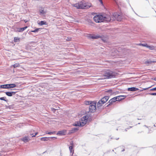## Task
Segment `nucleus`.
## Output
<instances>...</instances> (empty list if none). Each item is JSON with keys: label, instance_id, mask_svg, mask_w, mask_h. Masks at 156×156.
Returning a JSON list of instances; mask_svg holds the SVG:
<instances>
[{"label": "nucleus", "instance_id": "obj_1", "mask_svg": "<svg viewBox=\"0 0 156 156\" xmlns=\"http://www.w3.org/2000/svg\"><path fill=\"white\" fill-rule=\"evenodd\" d=\"M93 19L96 23H101L104 20L107 22H109L111 20V17L109 15H106L104 16L101 15H97L95 16Z\"/></svg>", "mask_w": 156, "mask_h": 156}, {"label": "nucleus", "instance_id": "obj_2", "mask_svg": "<svg viewBox=\"0 0 156 156\" xmlns=\"http://www.w3.org/2000/svg\"><path fill=\"white\" fill-rule=\"evenodd\" d=\"M88 118V115L83 116L79 121L76 122L73 125L75 126H83L87 123Z\"/></svg>", "mask_w": 156, "mask_h": 156}, {"label": "nucleus", "instance_id": "obj_3", "mask_svg": "<svg viewBox=\"0 0 156 156\" xmlns=\"http://www.w3.org/2000/svg\"><path fill=\"white\" fill-rule=\"evenodd\" d=\"M72 5L77 9H88L91 6V5H87L84 1H82L79 3L73 4Z\"/></svg>", "mask_w": 156, "mask_h": 156}, {"label": "nucleus", "instance_id": "obj_4", "mask_svg": "<svg viewBox=\"0 0 156 156\" xmlns=\"http://www.w3.org/2000/svg\"><path fill=\"white\" fill-rule=\"evenodd\" d=\"M115 74L114 72L110 71L108 70L106 71L103 76L104 78L100 79H107L115 77Z\"/></svg>", "mask_w": 156, "mask_h": 156}, {"label": "nucleus", "instance_id": "obj_5", "mask_svg": "<svg viewBox=\"0 0 156 156\" xmlns=\"http://www.w3.org/2000/svg\"><path fill=\"white\" fill-rule=\"evenodd\" d=\"M86 105H90L89 107V111L91 112H94L96 110V102L95 101L91 102L87 101L86 102Z\"/></svg>", "mask_w": 156, "mask_h": 156}, {"label": "nucleus", "instance_id": "obj_6", "mask_svg": "<svg viewBox=\"0 0 156 156\" xmlns=\"http://www.w3.org/2000/svg\"><path fill=\"white\" fill-rule=\"evenodd\" d=\"M113 16L115 19L118 21H121L122 19V16L116 13H114Z\"/></svg>", "mask_w": 156, "mask_h": 156}, {"label": "nucleus", "instance_id": "obj_7", "mask_svg": "<svg viewBox=\"0 0 156 156\" xmlns=\"http://www.w3.org/2000/svg\"><path fill=\"white\" fill-rule=\"evenodd\" d=\"M21 140L24 142V143H27L30 140L29 137L28 136H25L21 139Z\"/></svg>", "mask_w": 156, "mask_h": 156}, {"label": "nucleus", "instance_id": "obj_8", "mask_svg": "<svg viewBox=\"0 0 156 156\" xmlns=\"http://www.w3.org/2000/svg\"><path fill=\"white\" fill-rule=\"evenodd\" d=\"M71 146L69 147V150L71 153V155H73L74 153V150L73 149V142H70Z\"/></svg>", "mask_w": 156, "mask_h": 156}, {"label": "nucleus", "instance_id": "obj_9", "mask_svg": "<svg viewBox=\"0 0 156 156\" xmlns=\"http://www.w3.org/2000/svg\"><path fill=\"white\" fill-rule=\"evenodd\" d=\"M53 138H56L55 137H43L41 138V140L42 141H47L48 140H50L51 139H52Z\"/></svg>", "mask_w": 156, "mask_h": 156}, {"label": "nucleus", "instance_id": "obj_10", "mask_svg": "<svg viewBox=\"0 0 156 156\" xmlns=\"http://www.w3.org/2000/svg\"><path fill=\"white\" fill-rule=\"evenodd\" d=\"M16 93V92L14 91L5 92L6 95L9 97H11L12 96V95H14Z\"/></svg>", "mask_w": 156, "mask_h": 156}, {"label": "nucleus", "instance_id": "obj_11", "mask_svg": "<svg viewBox=\"0 0 156 156\" xmlns=\"http://www.w3.org/2000/svg\"><path fill=\"white\" fill-rule=\"evenodd\" d=\"M89 37L93 39H97L100 37V36L93 35L91 34L89 35L88 36Z\"/></svg>", "mask_w": 156, "mask_h": 156}, {"label": "nucleus", "instance_id": "obj_12", "mask_svg": "<svg viewBox=\"0 0 156 156\" xmlns=\"http://www.w3.org/2000/svg\"><path fill=\"white\" fill-rule=\"evenodd\" d=\"M156 62V61H151V59H149L145 61L144 62V64L148 65L152 63Z\"/></svg>", "mask_w": 156, "mask_h": 156}, {"label": "nucleus", "instance_id": "obj_13", "mask_svg": "<svg viewBox=\"0 0 156 156\" xmlns=\"http://www.w3.org/2000/svg\"><path fill=\"white\" fill-rule=\"evenodd\" d=\"M109 98L108 96H106L103 97L101 99V100L102 101L103 103H105L108 100Z\"/></svg>", "mask_w": 156, "mask_h": 156}, {"label": "nucleus", "instance_id": "obj_14", "mask_svg": "<svg viewBox=\"0 0 156 156\" xmlns=\"http://www.w3.org/2000/svg\"><path fill=\"white\" fill-rule=\"evenodd\" d=\"M27 27V26H26L23 27L18 28L17 31L19 32H22L25 29H26Z\"/></svg>", "mask_w": 156, "mask_h": 156}, {"label": "nucleus", "instance_id": "obj_15", "mask_svg": "<svg viewBox=\"0 0 156 156\" xmlns=\"http://www.w3.org/2000/svg\"><path fill=\"white\" fill-rule=\"evenodd\" d=\"M8 89L13 88L16 87V85L13 83L8 84Z\"/></svg>", "mask_w": 156, "mask_h": 156}, {"label": "nucleus", "instance_id": "obj_16", "mask_svg": "<svg viewBox=\"0 0 156 156\" xmlns=\"http://www.w3.org/2000/svg\"><path fill=\"white\" fill-rule=\"evenodd\" d=\"M117 99V101H120L122 100V98H121V97H123V98H126V96L125 95H120L117 97H115Z\"/></svg>", "mask_w": 156, "mask_h": 156}, {"label": "nucleus", "instance_id": "obj_17", "mask_svg": "<svg viewBox=\"0 0 156 156\" xmlns=\"http://www.w3.org/2000/svg\"><path fill=\"white\" fill-rule=\"evenodd\" d=\"M147 48H149L150 50H154L156 49V47L152 45H149L147 44Z\"/></svg>", "mask_w": 156, "mask_h": 156}, {"label": "nucleus", "instance_id": "obj_18", "mask_svg": "<svg viewBox=\"0 0 156 156\" xmlns=\"http://www.w3.org/2000/svg\"><path fill=\"white\" fill-rule=\"evenodd\" d=\"M138 90V89L135 87H132L129 88L128 89V90L129 91H135Z\"/></svg>", "mask_w": 156, "mask_h": 156}, {"label": "nucleus", "instance_id": "obj_19", "mask_svg": "<svg viewBox=\"0 0 156 156\" xmlns=\"http://www.w3.org/2000/svg\"><path fill=\"white\" fill-rule=\"evenodd\" d=\"M0 88L2 89H8V84L0 85Z\"/></svg>", "mask_w": 156, "mask_h": 156}, {"label": "nucleus", "instance_id": "obj_20", "mask_svg": "<svg viewBox=\"0 0 156 156\" xmlns=\"http://www.w3.org/2000/svg\"><path fill=\"white\" fill-rule=\"evenodd\" d=\"M38 24L42 26L44 25H47V24L45 21H41L38 23Z\"/></svg>", "mask_w": 156, "mask_h": 156}, {"label": "nucleus", "instance_id": "obj_21", "mask_svg": "<svg viewBox=\"0 0 156 156\" xmlns=\"http://www.w3.org/2000/svg\"><path fill=\"white\" fill-rule=\"evenodd\" d=\"M103 104H104V103H103L102 101L101 100H100L97 103V107H99L102 106Z\"/></svg>", "mask_w": 156, "mask_h": 156}, {"label": "nucleus", "instance_id": "obj_22", "mask_svg": "<svg viewBox=\"0 0 156 156\" xmlns=\"http://www.w3.org/2000/svg\"><path fill=\"white\" fill-rule=\"evenodd\" d=\"M46 13V11H44V9H41L39 11V14L40 15H42L44 14H45Z\"/></svg>", "mask_w": 156, "mask_h": 156}, {"label": "nucleus", "instance_id": "obj_23", "mask_svg": "<svg viewBox=\"0 0 156 156\" xmlns=\"http://www.w3.org/2000/svg\"><path fill=\"white\" fill-rule=\"evenodd\" d=\"M116 101H117V99L116 97H115L109 100V102L110 103H112V102H115Z\"/></svg>", "mask_w": 156, "mask_h": 156}, {"label": "nucleus", "instance_id": "obj_24", "mask_svg": "<svg viewBox=\"0 0 156 156\" xmlns=\"http://www.w3.org/2000/svg\"><path fill=\"white\" fill-rule=\"evenodd\" d=\"M66 133V131L65 130L59 131V135H65Z\"/></svg>", "mask_w": 156, "mask_h": 156}, {"label": "nucleus", "instance_id": "obj_25", "mask_svg": "<svg viewBox=\"0 0 156 156\" xmlns=\"http://www.w3.org/2000/svg\"><path fill=\"white\" fill-rule=\"evenodd\" d=\"M79 129L76 128H74L72 129L71 130V133H73L77 131Z\"/></svg>", "mask_w": 156, "mask_h": 156}, {"label": "nucleus", "instance_id": "obj_26", "mask_svg": "<svg viewBox=\"0 0 156 156\" xmlns=\"http://www.w3.org/2000/svg\"><path fill=\"white\" fill-rule=\"evenodd\" d=\"M14 41L15 42H19L20 41V38L17 37H15L14 39Z\"/></svg>", "mask_w": 156, "mask_h": 156}, {"label": "nucleus", "instance_id": "obj_27", "mask_svg": "<svg viewBox=\"0 0 156 156\" xmlns=\"http://www.w3.org/2000/svg\"><path fill=\"white\" fill-rule=\"evenodd\" d=\"M6 98L5 97H2L0 98V100H1L4 101L6 102L8 101V100L7 99H5Z\"/></svg>", "mask_w": 156, "mask_h": 156}, {"label": "nucleus", "instance_id": "obj_28", "mask_svg": "<svg viewBox=\"0 0 156 156\" xmlns=\"http://www.w3.org/2000/svg\"><path fill=\"white\" fill-rule=\"evenodd\" d=\"M40 28H37L36 29H35L34 30L31 31V32H34V33H36L39 30H40Z\"/></svg>", "mask_w": 156, "mask_h": 156}, {"label": "nucleus", "instance_id": "obj_29", "mask_svg": "<svg viewBox=\"0 0 156 156\" xmlns=\"http://www.w3.org/2000/svg\"><path fill=\"white\" fill-rule=\"evenodd\" d=\"M46 133L48 134L51 135L52 134H55V131L50 132H46Z\"/></svg>", "mask_w": 156, "mask_h": 156}, {"label": "nucleus", "instance_id": "obj_30", "mask_svg": "<svg viewBox=\"0 0 156 156\" xmlns=\"http://www.w3.org/2000/svg\"><path fill=\"white\" fill-rule=\"evenodd\" d=\"M20 66V65L18 63H16L13 65V66L14 68H16L19 67Z\"/></svg>", "mask_w": 156, "mask_h": 156}, {"label": "nucleus", "instance_id": "obj_31", "mask_svg": "<svg viewBox=\"0 0 156 156\" xmlns=\"http://www.w3.org/2000/svg\"><path fill=\"white\" fill-rule=\"evenodd\" d=\"M37 134V132H36L35 133V135H33V134H31V133H30V135L31 136H32V137H35V136Z\"/></svg>", "mask_w": 156, "mask_h": 156}, {"label": "nucleus", "instance_id": "obj_32", "mask_svg": "<svg viewBox=\"0 0 156 156\" xmlns=\"http://www.w3.org/2000/svg\"><path fill=\"white\" fill-rule=\"evenodd\" d=\"M6 108L11 109L12 108V106L11 105L5 106Z\"/></svg>", "mask_w": 156, "mask_h": 156}, {"label": "nucleus", "instance_id": "obj_33", "mask_svg": "<svg viewBox=\"0 0 156 156\" xmlns=\"http://www.w3.org/2000/svg\"><path fill=\"white\" fill-rule=\"evenodd\" d=\"M147 44H142V46H144V47H146L147 48Z\"/></svg>", "mask_w": 156, "mask_h": 156}, {"label": "nucleus", "instance_id": "obj_34", "mask_svg": "<svg viewBox=\"0 0 156 156\" xmlns=\"http://www.w3.org/2000/svg\"><path fill=\"white\" fill-rule=\"evenodd\" d=\"M149 94L152 95H156V93H150Z\"/></svg>", "mask_w": 156, "mask_h": 156}, {"label": "nucleus", "instance_id": "obj_35", "mask_svg": "<svg viewBox=\"0 0 156 156\" xmlns=\"http://www.w3.org/2000/svg\"><path fill=\"white\" fill-rule=\"evenodd\" d=\"M150 90H151V91L156 90V87L151 89Z\"/></svg>", "mask_w": 156, "mask_h": 156}, {"label": "nucleus", "instance_id": "obj_36", "mask_svg": "<svg viewBox=\"0 0 156 156\" xmlns=\"http://www.w3.org/2000/svg\"><path fill=\"white\" fill-rule=\"evenodd\" d=\"M72 20H70L71 21H75V22H78V21H76L75 20V19L73 18H72Z\"/></svg>", "mask_w": 156, "mask_h": 156}, {"label": "nucleus", "instance_id": "obj_37", "mask_svg": "<svg viewBox=\"0 0 156 156\" xmlns=\"http://www.w3.org/2000/svg\"><path fill=\"white\" fill-rule=\"evenodd\" d=\"M132 126H129V127L127 129H125V131H127V129H129L130 128H132Z\"/></svg>", "mask_w": 156, "mask_h": 156}, {"label": "nucleus", "instance_id": "obj_38", "mask_svg": "<svg viewBox=\"0 0 156 156\" xmlns=\"http://www.w3.org/2000/svg\"><path fill=\"white\" fill-rule=\"evenodd\" d=\"M71 39V38L70 37L67 38V39H66V40L68 41H70Z\"/></svg>", "mask_w": 156, "mask_h": 156}, {"label": "nucleus", "instance_id": "obj_39", "mask_svg": "<svg viewBox=\"0 0 156 156\" xmlns=\"http://www.w3.org/2000/svg\"><path fill=\"white\" fill-rule=\"evenodd\" d=\"M108 92H112V90H108V91H107Z\"/></svg>", "mask_w": 156, "mask_h": 156}, {"label": "nucleus", "instance_id": "obj_40", "mask_svg": "<svg viewBox=\"0 0 156 156\" xmlns=\"http://www.w3.org/2000/svg\"><path fill=\"white\" fill-rule=\"evenodd\" d=\"M99 1L101 3V4H102V0H99Z\"/></svg>", "mask_w": 156, "mask_h": 156}, {"label": "nucleus", "instance_id": "obj_41", "mask_svg": "<svg viewBox=\"0 0 156 156\" xmlns=\"http://www.w3.org/2000/svg\"><path fill=\"white\" fill-rule=\"evenodd\" d=\"M150 87H149V88H150ZM149 87H148V88H144V90H147V89H149Z\"/></svg>", "mask_w": 156, "mask_h": 156}, {"label": "nucleus", "instance_id": "obj_42", "mask_svg": "<svg viewBox=\"0 0 156 156\" xmlns=\"http://www.w3.org/2000/svg\"><path fill=\"white\" fill-rule=\"evenodd\" d=\"M142 44H138L137 45H139V46H142Z\"/></svg>", "mask_w": 156, "mask_h": 156}, {"label": "nucleus", "instance_id": "obj_43", "mask_svg": "<svg viewBox=\"0 0 156 156\" xmlns=\"http://www.w3.org/2000/svg\"><path fill=\"white\" fill-rule=\"evenodd\" d=\"M112 55V56H114V55H115V54H112V55Z\"/></svg>", "mask_w": 156, "mask_h": 156}, {"label": "nucleus", "instance_id": "obj_44", "mask_svg": "<svg viewBox=\"0 0 156 156\" xmlns=\"http://www.w3.org/2000/svg\"><path fill=\"white\" fill-rule=\"evenodd\" d=\"M56 134H57V135H58V131L57 132Z\"/></svg>", "mask_w": 156, "mask_h": 156}, {"label": "nucleus", "instance_id": "obj_45", "mask_svg": "<svg viewBox=\"0 0 156 156\" xmlns=\"http://www.w3.org/2000/svg\"><path fill=\"white\" fill-rule=\"evenodd\" d=\"M121 98H122V100L124 99L125 98H123V97H121Z\"/></svg>", "mask_w": 156, "mask_h": 156}, {"label": "nucleus", "instance_id": "obj_46", "mask_svg": "<svg viewBox=\"0 0 156 156\" xmlns=\"http://www.w3.org/2000/svg\"><path fill=\"white\" fill-rule=\"evenodd\" d=\"M65 58V57H61V59H63V58Z\"/></svg>", "mask_w": 156, "mask_h": 156}, {"label": "nucleus", "instance_id": "obj_47", "mask_svg": "<svg viewBox=\"0 0 156 156\" xmlns=\"http://www.w3.org/2000/svg\"><path fill=\"white\" fill-rule=\"evenodd\" d=\"M154 126L155 127H156V123H155V124L154 125Z\"/></svg>", "mask_w": 156, "mask_h": 156}, {"label": "nucleus", "instance_id": "obj_48", "mask_svg": "<svg viewBox=\"0 0 156 156\" xmlns=\"http://www.w3.org/2000/svg\"><path fill=\"white\" fill-rule=\"evenodd\" d=\"M154 80L156 81V78H154Z\"/></svg>", "mask_w": 156, "mask_h": 156}, {"label": "nucleus", "instance_id": "obj_49", "mask_svg": "<svg viewBox=\"0 0 156 156\" xmlns=\"http://www.w3.org/2000/svg\"><path fill=\"white\" fill-rule=\"evenodd\" d=\"M24 21H25V23H26V22H27V21H25V20Z\"/></svg>", "mask_w": 156, "mask_h": 156}, {"label": "nucleus", "instance_id": "obj_50", "mask_svg": "<svg viewBox=\"0 0 156 156\" xmlns=\"http://www.w3.org/2000/svg\"><path fill=\"white\" fill-rule=\"evenodd\" d=\"M53 109L54 110H55H55H56V109H54V108H53Z\"/></svg>", "mask_w": 156, "mask_h": 156}, {"label": "nucleus", "instance_id": "obj_51", "mask_svg": "<svg viewBox=\"0 0 156 156\" xmlns=\"http://www.w3.org/2000/svg\"><path fill=\"white\" fill-rule=\"evenodd\" d=\"M0 156H2V154L0 153Z\"/></svg>", "mask_w": 156, "mask_h": 156}, {"label": "nucleus", "instance_id": "obj_52", "mask_svg": "<svg viewBox=\"0 0 156 156\" xmlns=\"http://www.w3.org/2000/svg\"><path fill=\"white\" fill-rule=\"evenodd\" d=\"M145 126H146V127H147V126H145Z\"/></svg>", "mask_w": 156, "mask_h": 156}, {"label": "nucleus", "instance_id": "obj_53", "mask_svg": "<svg viewBox=\"0 0 156 156\" xmlns=\"http://www.w3.org/2000/svg\"><path fill=\"white\" fill-rule=\"evenodd\" d=\"M124 151V149L123 150H122V151Z\"/></svg>", "mask_w": 156, "mask_h": 156}, {"label": "nucleus", "instance_id": "obj_54", "mask_svg": "<svg viewBox=\"0 0 156 156\" xmlns=\"http://www.w3.org/2000/svg\"><path fill=\"white\" fill-rule=\"evenodd\" d=\"M118 139H119V138H117V139H116V140H118Z\"/></svg>", "mask_w": 156, "mask_h": 156}, {"label": "nucleus", "instance_id": "obj_55", "mask_svg": "<svg viewBox=\"0 0 156 156\" xmlns=\"http://www.w3.org/2000/svg\"><path fill=\"white\" fill-rule=\"evenodd\" d=\"M111 103H109V104H108V105H109Z\"/></svg>", "mask_w": 156, "mask_h": 156}, {"label": "nucleus", "instance_id": "obj_56", "mask_svg": "<svg viewBox=\"0 0 156 156\" xmlns=\"http://www.w3.org/2000/svg\"><path fill=\"white\" fill-rule=\"evenodd\" d=\"M111 103H109V104H108V105H109Z\"/></svg>", "mask_w": 156, "mask_h": 156}, {"label": "nucleus", "instance_id": "obj_57", "mask_svg": "<svg viewBox=\"0 0 156 156\" xmlns=\"http://www.w3.org/2000/svg\"><path fill=\"white\" fill-rule=\"evenodd\" d=\"M111 103H109V104H108V105H109Z\"/></svg>", "mask_w": 156, "mask_h": 156}, {"label": "nucleus", "instance_id": "obj_58", "mask_svg": "<svg viewBox=\"0 0 156 156\" xmlns=\"http://www.w3.org/2000/svg\"><path fill=\"white\" fill-rule=\"evenodd\" d=\"M111 103H109V104H108V105H109Z\"/></svg>", "mask_w": 156, "mask_h": 156}, {"label": "nucleus", "instance_id": "obj_59", "mask_svg": "<svg viewBox=\"0 0 156 156\" xmlns=\"http://www.w3.org/2000/svg\"><path fill=\"white\" fill-rule=\"evenodd\" d=\"M65 54V53H64L63 54V55H64V54Z\"/></svg>", "mask_w": 156, "mask_h": 156}]
</instances>
